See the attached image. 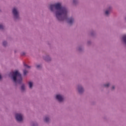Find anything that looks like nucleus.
Returning <instances> with one entry per match:
<instances>
[{"mask_svg":"<svg viewBox=\"0 0 126 126\" xmlns=\"http://www.w3.org/2000/svg\"><path fill=\"white\" fill-rule=\"evenodd\" d=\"M48 9L51 12H55V16H61L63 14V7L60 2L50 4Z\"/></svg>","mask_w":126,"mask_h":126,"instance_id":"1","label":"nucleus"},{"mask_svg":"<svg viewBox=\"0 0 126 126\" xmlns=\"http://www.w3.org/2000/svg\"><path fill=\"white\" fill-rule=\"evenodd\" d=\"M12 75V79L14 82H18V83H21L22 82V77L21 76V74L18 72V71L16 70L10 73Z\"/></svg>","mask_w":126,"mask_h":126,"instance_id":"2","label":"nucleus"},{"mask_svg":"<svg viewBox=\"0 0 126 126\" xmlns=\"http://www.w3.org/2000/svg\"><path fill=\"white\" fill-rule=\"evenodd\" d=\"M12 13L14 16H19V12H18V9H17V7H13L12 9Z\"/></svg>","mask_w":126,"mask_h":126,"instance_id":"3","label":"nucleus"},{"mask_svg":"<svg viewBox=\"0 0 126 126\" xmlns=\"http://www.w3.org/2000/svg\"><path fill=\"white\" fill-rule=\"evenodd\" d=\"M15 117L16 119L18 122H22V121L23 120V116L21 114H16Z\"/></svg>","mask_w":126,"mask_h":126,"instance_id":"4","label":"nucleus"},{"mask_svg":"<svg viewBox=\"0 0 126 126\" xmlns=\"http://www.w3.org/2000/svg\"><path fill=\"white\" fill-rule=\"evenodd\" d=\"M56 99L58 100L59 102H62L63 101V96L60 94H57L56 95Z\"/></svg>","mask_w":126,"mask_h":126,"instance_id":"5","label":"nucleus"},{"mask_svg":"<svg viewBox=\"0 0 126 126\" xmlns=\"http://www.w3.org/2000/svg\"><path fill=\"white\" fill-rule=\"evenodd\" d=\"M73 19H72V18H70V19H68L67 20V23H68V24H69V25H71V24H72V23H73Z\"/></svg>","mask_w":126,"mask_h":126,"instance_id":"6","label":"nucleus"},{"mask_svg":"<svg viewBox=\"0 0 126 126\" xmlns=\"http://www.w3.org/2000/svg\"><path fill=\"white\" fill-rule=\"evenodd\" d=\"M78 90L79 92V93L81 94L83 91H84V90H83V88H82V86H79L78 88Z\"/></svg>","mask_w":126,"mask_h":126,"instance_id":"7","label":"nucleus"},{"mask_svg":"<svg viewBox=\"0 0 126 126\" xmlns=\"http://www.w3.org/2000/svg\"><path fill=\"white\" fill-rule=\"evenodd\" d=\"M66 14H67V9L65 7H63V16H66Z\"/></svg>","mask_w":126,"mask_h":126,"instance_id":"8","label":"nucleus"},{"mask_svg":"<svg viewBox=\"0 0 126 126\" xmlns=\"http://www.w3.org/2000/svg\"><path fill=\"white\" fill-rule=\"evenodd\" d=\"M29 85L30 88H32V86H33V83L32 82H30L29 83Z\"/></svg>","mask_w":126,"mask_h":126,"instance_id":"9","label":"nucleus"},{"mask_svg":"<svg viewBox=\"0 0 126 126\" xmlns=\"http://www.w3.org/2000/svg\"><path fill=\"white\" fill-rule=\"evenodd\" d=\"M44 121L46 122V123H48V122H49V121H50V119H49V118L46 117L44 119Z\"/></svg>","mask_w":126,"mask_h":126,"instance_id":"10","label":"nucleus"},{"mask_svg":"<svg viewBox=\"0 0 126 126\" xmlns=\"http://www.w3.org/2000/svg\"><path fill=\"white\" fill-rule=\"evenodd\" d=\"M57 18L58 20H62L63 19V16H57Z\"/></svg>","mask_w":126,"mask_h":126,"instance_id":"11","label":"nucleus"},{"mask_svg":"<svg viewBox=\"0 0 126 126\" xmlns=\"http://www.w3.org/2000/svg\"><path fill=\"white\" fill-rule=\"evenodd\" d=\"M25 89V87L24 86V85H22V86H21V90H22V91H24V89Z\"/></svg>","mask_w":126,"mask_h":126,"instance_id":"12","label":"nucleus"},{"mask_svg":"<svg viewBox=\"0 0 126 126\" xmlns=\"http://www.w3.org/2000/svg\"><path fill=\"white\" fill-rule=\"evenodd\" d=\"M47 58V59L46 58L44 59V60L45 61H47V62H48V61H50L51 60V58H50V57H49L48 56Z\"/></svg>","mask_w":126,"mask_h":126,"instance_id":"13","label":"nucleus"},{"mask_svg":"<svg viewBox=\"0 0 126 126\" xmlns=\"http://www.w3.org/2000/svg\"><path fill=\"white\" fill-rule=\"evenodd\" d=\"M24 66H25L26 68H30V66H28V65L26 64H24Z\"/></svg>","mask_w":126,"mask_h":126,"instance_id":"14","label":"nucleus"},{"mask_svg":"<svg viewBox=\"0 0 126 126\" xmlns=\"http://www.w3.org/2000/svg\"><path fill=\"white\" fill-rule=\"evenodd\" d=\"M28 73V71H27V70H24V75H26V74H27Z\"/></svg>","mask_w":126,"mask_h":126,"instance_id":"15","label":"nucleus"},{"mask_svg":"<svg viewBox=\"0 0 126 126\" xmlns=\"http://www.w3.org/2000/svg\"><path fill=\"white\" fill-rule=\"evenodd\" d=\"M41 67H42V66H41V65H36V68H38V69H40V68H41Z\"/></svg>","mask_w":126,"mask_h":126,"instance_id":"16","label":"nucleus"},{"mask_svg":"<svg viewBox=\"0 0 126 126\" xmlns=\"http://www.w3.org/2000/svg\"><path fill=\"white\" fill-rule=\"evenodd\" d=\"M109 86H110V84L109 83L104 85V87H109Z\"/></svg>","mask_w":126,"mask_h":126,"instance_id":"17","label":"nucleus"},{"mask_svg":"<svg viewBox=\"0 0 126 126\" xmlns=\"http://www.w3.org/2000/svg\"><path fill=\"white\" fill-rule=\"evenodd\" d=\"M3 45L4 46H6V41H3Z\"/></svg>","mask_w":126,"mask_h":126,"instance_id":"18","label":"nucleus"},{"mask_svg":"<svg viewBox=\"0 0 126 126\" xmlns=\"http://www.w3.org/2000/svg\"><path fill=\"white\" fill-rule=\"evenodd\" d=\"M0 29H3V26L2 25H0Z\"/></svg>","mask_w":126,"mask_h":126,"instance_id":"19","label":"nucleus"},{"mask_svg":"<svg viewBox=\"0 0 126 126\" xmlns=\"http://www.w3.org/2000/svg\"><path fill=\"white\" fill-rule=\"evenodd\" d=\"M105 14H106L107 15H108V14H109V11H105Z\"/></svg>","mask_w":126,"mask_h":126,"instance_id":"20","label":"nucleus"},{"mask_svg":"<svg viewBox=\"0 0 126 126\" xmlns=\"http://www.w3.org/2000/svg\"><path fill=\"white\" fill-rule=\"evenodd\" d=\"M73 3H76V2H77V1L76 0H73Z\"/></svg>","mask_w":126,"mask_h":126,"instance_id":"21","label":"nucleus"},{"mask_svg":"<svg viewBox=\"0 0 126 126\" xmlns=\"http://www.w3.org/2000/svg\"><path fill=\"white\" fill-rule=\"evenodd\" d=\"M1 12H2V11L1 10V9H0V13H1Z\"/></svg>","mask_w":126,"mask_h":126,"instance_id":"22","label":"nucleus"},{"mask_svg":"<svg viewBox=\"0 0 126 126\" xmlns=\"http://www.w3.org/2000/svg\"><path fill=\"white\" fill-rule=\"evenodd\" d=\"M112 89H115V86L112 87Z\"/></svg>","mask_w":126,"mask_h":126,"instance_id":"23","label":"nucleus"},{"mask_svg":"<svg viewBox=\"0 0 126 126\" xmlns=\"http://www.w3.org/2000/svg\"><path fill=\"white\" fill-rule=\"evenodd\" d=\"M1 79V76L0 75V79Z\"/></svg>","mask_w":126,"mask_h":126,"instance_id":"24","label":"nucleus"},{"mask_svg":"<svg viewBox=\"0 0 126 126\" xmlns=\"http://www.w3.org/2000/svg\"><path fill=\"white\" fill-rule=\"evenodd\" d=\"M23 55H25V53H23V54H22Z\"/></svg>","mask_w":126,"mask_h":126,"instance_id":"25","label":"nucleus"},{"mask_svg":"<svg viewBox=\"0 0 126 126\" xmlns=\"http://www.w3.org/2000/svg\"><path fill=\"white\" fill-rule=\"evenodd\" d=\"M63 19H64H64H65V17H64Z\"/></svg>","mask_w":126,"mask_h":126,"instance_id":"26","label":"nucleus"},{"mask_svg":"<svg viewBox=\"0 0 126 126\" xmlns=\"http://www.w3.org/2000/svg\"><path fill=\"white\" fill-rule=\"evenodd\" d=\"M18 17H15V18H17Z\"/></svg>","mask_w":126,"mask_h":126,"instance_id":"27","label":"nucleus"}]
</instances>
